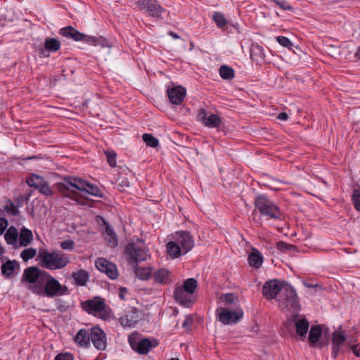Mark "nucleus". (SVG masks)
Listing matches in <instances>:
<instances>
[{
    "label": "nucleus",
    "instance_id": "nucleus-1",
    "mask_svg": "<svg viewBox=\"0 0 360 360\" xmlns=\"http://www.w3.org/2000/svg\"><path fill=\"white\" fill-rule=\"evenodd\" d=\"M58 188L65 196L72 198L78 203L83 205L89 204L87 195H100V190L96 186L79 178H65L64 182L58 184Z\"/></svg>",
    "mask_w": 360,
    "mask_h": 360
},
{
    "label": "nucleus",
    "instance_id": "nucleus-2",
    "mask_svg": "<svg viewBox=\"0 0 360 360\" xmlns=\"http://www.w3.org/2000/svg\"><path fill=\"white\" fill-rule=\"evenodd\" d=\"M262 293L267 299L277 298L279 306L283 309H296L299 307L295 290L288 285H283L277 280L264 283Z\"/></svg>",
    "mask_w": 360,
    "mask_h": 360
},
{
    "label": "nucleus",
    "instance_id": "nucleus-3",
    "mask_svg": "<svg viewBox=\"0 0 360 360\" xmlns=\"http://www.w3.org/2000/svg\"><path fill=\"white\" fill-rule=\"evenodd\" d=\"M39 264L44 269L58 270L65 268L70 262L67 254L60 251H48L40 250L38 254Z\"/></svg>",
    "mask_w": 360,
    "mask_h": 360
},
{
    "label": "nucleus",
    "instance_id": "nucleus-4",
    "mask_svg": "<svg viewBox=\"0 0 360 360\" xmlns=\"http://www.w3.org/2000/svg\"><path fill=\"white\" fill-rule=\"evenodd\" d=\"M29 289L34 294L53 297L58 295H63L67 290L65 286L61 285L60 283L49 275L45 278V283L39 285L31 286Z\"/></svg>",
    "mask_w": 360,
    "mask_h": 360
},
{
    "label": "nucleus",
    "instance_id": "nucleus-5",
    "mask_svg": "<svg viewBox=\"0 0 360 360\" xmlns=\"http://www.w3.org/2000/svg\"><path fill=\"white\" fill-rule=\"evenodd\" d=\"M255 208L266 219H281V212L276 204L265 195H259L255 200Z\"/></svg>",
    "mask_w": 360,
    "mask_h": 360
},
{
    "label": "nucleus",
    "instance_id": "nucleus-6",
    "mask_svg": "<svg viewBox=\"0 0 360 360\" xmlns=\"http://www.w3.org/2000/svg\"><path fill=\"white\" fill-rule=\"evenodd\" d=\"M198 285L197 281L194 278L186 279L182 286L176 287L174 291L175 300L184 306H188L191 302L189 295H192Z\"/></svg>",
    "mask_w": 360,
    "mask_h": 360
},
{
    "label": "nucleus",
    "instance_id": "nucleus-7",
    "mask_svg": "<svg viewBox=\"0 0 360 360\" xmlns=\"http://www.w3.org/2000/svg\"><path fill=\"white\" fill-rule=\"evenodd\" d=\"M82 307L87 313L101 319L105 320L109 317V314L105 309V302L100 297H95L93 299L83 302Z\"/></svg>",
    "mask_w": 360,
    "mask_h": 360
},
{
    "label": "nucleus",
    "instance_id": "nucleus-8",
    "mask_svg": "<svg viewBox=\"0 0 360 360\" xmlns=\"http://www.w3.org/2000/svg\"><path fill=\"white\" fill-rule=\"evenodd\" d=\"M216 313L217 319L225 325L235 324L243 316V311L240 308L231 310L221 307L217 309Z\"/></svg>",
    "mask_w": 360,
    "mask_h": 360
},
{
    "label": "nucleus",
    "instance_id": "nucleus-9",
    "mask_svg": "<svg viewBox=\"0 0 360 360\" xmlns=\"http://www.w3.org/2000/svg\"><path fill=\"white\" fill-rule=\"evenodd\" d=\"M49 277V274L45 271L39 270L36 266H32L25 269L22 275V281L31 284V286L39 285L45 283V278Z\"/></svg>",
    "mask_w": 360,
    "mask_h": 360
},
{
    "label": "nucleus",
    "instance_id": "nucleus-10",
    "mask_svg": "<svg viewBox=\"0 0 360 360\" xmlns=\"http://www.w3.org/2000/svg\"><path fill=\"white\" fill-rule=\"evenodd\" d=\"M26 182L29 186L37 189L43 195L51 196L53 194L49 183L41 176L32 174L27 179Z\"/></svg>",
    "mask_w": 360,
    "mask_h": 360
},
{
    "label": "nucleus",
    "instance_id": "nucleus-11",
    "mask_svg": "<svg viewBox=\"0 0 360 360\" xmlns=\"http://www.w3.org/2000/svg\"><path fill=\"white\" fill-rule=\"evenodd\" d=\"M95 266L98 271L105 273L111 279L117 278L119 275L116 265L105 258H98Z\"/></svg>",
    "mask_w": 360,
    "mask_h": 360
},
{
    "label": "nucleus",
    "instance_id": "nucleus-12",
    "mask_svg": "<svg viewBox=\"0 0 360 360\" xmlns=\"http://www.w3.org/2000/svg\"><path fill=\"white\" fill-rule=\"evenodd\" d=\"M141 10H146L149 15L160 18L165 13V9L160 6L157 1L153 0H141L137 2Z\"/></svg>",
    "mask_w": 360,
    "mask_h": 360
},
{
    "label": "nucleus",
    "instance_id": "nucleus-13",
    "mask_svg": "<svg viewBox=\"0 0 360 360\" xmlns=\"http://www.w3.org/2000/svg\"><path fill=\"white\" fill-rule=\"evenodd\" d=\"M128 341L131 347L141 354L148 353L152 347L157 345L156 342L154 345H153L152 342L147 338H144L140 340L139 342H136V338L133 335L129 336Z\"/></svg>",
    "mask_w": 360,
    "mask_h": 360
},
{
    "label": "nucleus",
    "instance_id": "nucleus-14",
    "mask_svg": "<svg viewBox=\"0 0 360 360\" xmlns=\"http://www.w3.org/2000/svg\"><path fill=\"white\" fill-rule=\"evenodd\" d=\"M94 346L99 350H104L107 347V338L104 331L99 327H94L91 330V340Z\"/></svg>",
    "mask_w": 360,
    "mask_h": 360
},
{
    "label": "nucleus",
    "instance_id": "nucleus-15",
    "mask_svg": "<svg viewBox=\"0 0 360 360\" xmlns=\"http://www.w3.org/2000/svg\"><path fill=\"white\" fill-rule=\"evenodd\" d=\"M175 240L181 247L183 254L187 253L194 245V240L190 233L187 231L176 232Z\"/></svg>",
    "mask_w": 360,
    "mask_h": 360
},
{
    "label": "nucleus",
    "instance_id": "nucleus-16",
    "mask_svg": "<svg viewBox=\"0 0 360 360\" xmlns=\"http://www.w3.org/2000/svg\"><path fill=\"white\" fill-rule=\"evenodd\" d=\"M198 116L203 124L207 127L215 128L220 126L221 119L216 114L207 113L205 110L200 109Z\"/></svg>",
    "mask_w": 360,
    "mask_h": 360
},
{
    "label": "nucleus",
    "instance_id": "nucleus-17",
    "mask_svg": "<svg viewBox=\"0 0 360 360\" xmlns=\"http://www.w3.org/2000/svg\"><path fill=\"white\" fill-rule=\"evenodd\" d=\"M126 252L130 258L135 262L145 261L149 257L147 250L137 247L134 244H129L126 248Z\"/></svg>",
    "mask_w": 360,
    "mask_h": 360
},
{
    "label": "nucleus",
    "instance_id": "nucleus-18",
    "mask_svg": "<svg viewBox=\"0 0 360 360\" xmlns=\"http://www.w3.org/2000/svg\"><path fill=\"white\" fill-rule=\"evenodd\" d=\"M167 96L171 103L180 105L186 96V89L180 86L167 89Z\"/></svg>",
    "mask_w": 360,
    "mask_h": 360
},
{
    "label": "nucleus",
    "instance_id": "nucleus-19",
    "mask_svg": "<svg viewBox=\"0 0 360 360\" xmlns=\"http://www.w3.org/2000/svg\"><path fill=\"white\" fill-rule=\"evenodd\" d=\"M139 320V312L137 310L132 309L119 319L120 324L124 328L134 327Z\"/></svg>",
    "mask_w": 360,
    "mask_h": 360
},
{
    "label": "nucleus",
    "instance_id": "nucleus-20",
    "mask_svg": "<svg viewBox=\"0 0 360 360\" xmlns=\"http://www.w3.org/2000/svg\"><path fill=\"white\" fill-rule=\"evenodd\" d=\"M346 341V337L340 331H335L333 333L332 338V354L335 358L340 352L341 347L344 345Z\"/></svg>",
    "mask_w": 360,
    "mask_h": 360
},
{
    "label": "nucleus",
    "instance_id": "nucleus-21",
    "mask_svg": "<svg viewBox=\"0 0 360 360\" xmlns=\"http://www.w3.org/2000/svg\"><path fill=\"white\" fill-rule=\"evenodd\" d=\"M297 334L300 337H305L309 330V322L306 318L295 316L293 319Z\"/></svg>",
    "mask_w": 360,
    "mask_h": 360
},
{
    "label": "nucleus",
    "instance_id": "nucleus-22",
    "mask_svg": "<svg viewBox=\"0 0 360 360\" xmlns=\"http://www.w3.org/2000/svg\"><path fill=\"white\" fill-rule=\"evenodd\" d=\"M91 333L86 329H80L74 338V341L82 347L90 346Z\"/></svg>",
    "mask_w": 360,
    "mask_h": 360
},
{
    "label": "nucleus",
    "instance_id": "nucleus-23",
    "mask_svg": "<svg viewBox=\"0 0 360 360\" xmlns=\"http://www.w3.org/2000/svg\"><path fill=\"white\" fill-rule=\"evenodd\" d=\"M18 243L19 247H27L33 240L32 232L25 227H23L20 230L18 233Z\"/></svg>",
    "mask_w": 360,
    "mask_h": 360
},
{
    "label": "nucleus",
    "instance_id": "nucleus-24",
    "mask_svg": "<svg viewBox=\"0 0 360 360\" xmlns=\"http://www.w3.org/2000/svg\"><path fill=\"white\" fill-rule=\"evenodd\" d=\"M248 263L250 266L258 269L263 263V256L256 248H252L251 252L248 255Z\"/></svg>",
    "mask_w": 360,
    "mask_h": 360
},
{
    "label": "nucleus",
    "instance_id": "nucleus-25",
    "mask_svg": "<svg viewBox=\"0 0 360 360\" xmlns=\"http://www.w3.org/2000/svg\"><path fill=\"white\" fill-rule=\"evenodd\" d=\"M72 278L75 285L84 286L89 280V274L87 271L79 269L72 274Z\"/></svg>",
    "mask_w": 360,
    "mask_h": 360
},
{
    "label": "nucleus",
    "instance_id": "nucleus-26",
    "mask_svg": "<svg viewBox=\"0 0 360 360\" xmlns=\"http://www.w3.org/2000/svg\"><path fill=\"white\" fill-rule=\"evenodd\" d=\"M60 34L64 37L71 38L75 41H82L85 37L84 34L78 32L71 26L62 28L60 30Z\"/></svg>",
    "mask_w": 360,
    "mask_h": 360
},
{
    "label": "nucleus",
    "instance_id": "nucleus-27",
    "mask_svg": "<svg viewBox=\"0 0 360 360\" xmlns=\"http://www.w3.org/2000/svg\"><path fill=\"white\" fill-rule=\"evenodd\" d=\"M154 281L161 284H167L170 282L169 273L165 269H160L155 271L153 274Z\"/></svg>",
    "mask_w": 360,
    "mask_h": 360
},
{
    "label": "nucleus",
    "instance_id": "nucleus-28",
    "mask_svg": "<svg viewBox=\"0 0 360 360\" xmlns=\"http://www.w3.org/2000/svg\"><path fill=\"white\" fill-rule=\"evenodd\" d=\"M18 231L17 229L13 226L6 229L4 234L6 242L8 245H15L18 243Z\"/></svg>",
    "mask_w": 360,
    "mask_h": 360
},
{
    "label": "nucleus",
    "instance_id": "nucleus-29",
    "mask_svg": "<svg viewBox=\"0 0 360 360\" xmlns=\"http://www.w3.org/2000/svg\"><path fill=\"white\" fill-rule=\"evenodd\" d=\"M251 58L257 61L262 63L265 60V53L264 49L259 45H254L250 49Z\"/></svg>",
    "mask_w": 360,
    "mask_h": 360
},
{
    "label": "nucleus",
    "instance_id": "nucleus-30",
    "mask_svg": "<svg viewBox=\"0 0 360 360\" xmlns=\"http://www.w3.org/2000/svg\"><path fill=\"white\" fill-rule=\"evenodd\" d=\"M18 268V264L15 261H8L1 266V272L8 277L14 276L15 269Z\"/></svg>",
    "mask_w": 360,
    "mask_h": 360
},
{
    "label": "nucleus",
    "instance_id": "nucleus-31",
    "mask_svg": "<svg viewBox=\"0 0 360 360\" xmlns=\"http://www.w3.org/2000/svg\"><path fill=\"white\" fill-rule=\"evenodd\" d=\"M83 41L93 46H100L101 47L108 46L107 40L101 37H96L85 35Z\"/></svg>",
    "mask_w": 360,
    "mask_h": 360
},
{
    "label": "nucleus",
    "instance_id": "nucleus-32",
    "mask_svg": "<svg viewBox=\"0 0 360 360\" xmlns=\"http://www.w3.org/2000/svg\"><path fill=\"white\" fill-rule=\"evenodd\" d=\"M321 335V329L320 326H314L311 328L309 334V343L314 346L318 342Z\"/></svg>",
    "mask_w": 360,
    "mask_h": 360
},
{
    "label": "nucleus",
    "instance_id": "nucleus-33",
    "mask_svg": "<svg viewBox=\"0 0 360 360\" xmlns=\"http://www.w3.org/2000/svg\"><path fill=\"white\" fill-rule=\"evenodd\" d=\"M167 251L172 257H178L181 255L182 250L176 242H169L167 244Z\"/></svg>",
    "mask_w": 360,
    "mask_h": 360
},
{
    "label": "nucleus",
    "instance_id": "nucleus-34",
    "mask_svg": "<svg viewBox=\"0 0 360 360\" xmlns=\"http://www.w3.org/2000/svg\"><path fill=\"white\" fill-rule=\"evenodd\" d=\"M44 47L49 51L56 52L60 48V41L54 38H48L44 41Z\"/></svg>",
    "mask_w": 360,
    "mask_h": 360
},
{
    "label": "nucleus",
    "instance_id": "nucleus-35",
    "mask_svg": "<svg viewBox=\"0 0 360 360\" xmlns=\"http://www.w3.org/2000/svg\"><path fill=\"white\" fill-rule=\"evenodd\" d=\"M219 300L224 304H236L238 302V297L233 293L222 294L219 297Z\"/></svg>",
    "mask_w": 360,
    "mask_h": 360
},
{
    "label": "nucleus",
    "instance_id": "nucleus-36",
    "mask_svg": "<svg viewBox=\"0 0 360 360\" xmlns=\"http://www.w3.org/2000/svg\"><path fill=\"white\" fill-rule=\"evenodd\" d=\"M219 74L224 79H231L235 75L233 69L227 65H222L220 67Z\"/></svg>",
    "mask_w": 360,
    "mask_h": 360
},
{
    "label": "nucleus",
    "instance_id": "nucleus-37",
    "mask_svg": "<svg viewBox=\"0 0 360 360\" xmlns=\"http://www.w3.org/2000/svg\"><path fill=\"white\" fill-rule=\"evenodd\" d=\"M105 239L111 247H115L117 245L116 235L113 230L108 226L105 229Z\"/></svg>",
    "mask_w": 360,
    "mask_h": 360
},
{
    "label": "nucleus",
    "instance_id": "nucleus-38",
    "mask_svg": "<svg viewBox=\"0 0 360 360\" xmlns=\"http://www.w3.org/2000/svg\"><path fill=\"white\" fill-rule=\"evenodd\" d=\"M136 276L141 280H147L151 276V269L148 267H139L135 270Z\"/></svg>",
    "mask_w": 360,
    "mask_h": 360
},
{
    "label": "nucleus",
    "instance_id": "nucleus-39",
    "mask_svg": "<svg viewBox=\"0 0 360 360\" xmlns=\"http://www.w3.org/2000/svg\"><path fill=\"white\" fill-rule=\"evenodd\" d=\"M212 18L218 27H224L227 25V20L224 15L219 12H214Z\"/></svg>",
    "mask_w": 360,
    "mask_h": 360
},
{
    "label": "nucleus",
    "instance_id": "nucleus-40",
    "mask_svg": "<svg viewBox=\"0 0 360 360\" xmlns=\"http://www.w3.org/2000/svg\"><path fill=\"white\" fill-rule=\"evenodd\" d=\"M37 255V250L33 248H26L20 253V257L24 262H27Z\"/></svg>",
    "mask_w": 360,
    "mask_h": 360
},
{
    "label": "nucleus",
    "instance_id": "nucleus-41",
    "mask_svg": "<svg viewBox=\"0 0 360 360\" xmlns=\"http://www.w3.org/2000/svg\"><path fill=\"white\" fill-rule=\"evenodd\" d=\"M143 140L148 146L155 148L158 145V141L153 135L149 134H144L143 135Z\"/></svg>",
    "mask_w": 360,
    "mask_h": 360
},
{
    "label": "nucleus",
    "instance_id": "nucleus-42",
    "mask_svg": "<svg viewBox=\"0 0 360 360\" xmlns=\"http://www.w3.org/2000/svg\"><path fill=\"white\" fill-rule=\"evenodd\" d=\"M4 210L8 214L13 215V216L18 215L19 213L18 208L11 201H8L6 203Z\"/></svg>",
    "mask_w": 360,
    "mask_h": 360
},
{
    "label": "nucleus",
    "instance_id": "nucleus-43",
    "mask_svg": "<svg viewBox=\"0 0 360 360\" xmlns=\"http://www.w3.org/2000/svg\"><path fill=\"white\" fill-rule=\"evenodd\" d=\"M352 202L354 208L360 212V188L355 189L352 195Z\"/></svg>",
    "mask_w": 360,
    "mask_h": 360
},
{
    "label": "nucleus",
    "instance_id": "nucleus-44",
    "mask_svg": "<svg viewBox=\"0 0 360 360\" xmlns=\"http://www.w3.org/2000/svg\"><path fill=\"white\" fill-rule=\"evenodd\" d=\"M277 41L283 47L292 49V43L285 37L280 36L276 37Z\"/></svg>",
    "mask_w": 360,
    "mask_h": 360
},
{
    "label": "nucleus",
    "instance_id": "nucleus-45",
    "mask_svg": "<svg viewBox=\"0 0 360 360\" xmlns=\"http://www.w3.org/2000/svg\"><path fill=\"white\" fill-rule=\"evenodd\" d=\"M106 158L108 160V164L111 167L116 166V153L114 151H107L105 152Z\"/></svg>",
    "mask_w": 360,
    "mask_h": 360
},
{
    "label": "nucleus",
    "instance_id": "nucleus-46",
    "mask_svg": "<svg viewBox=\"0 0 360 360\" xmlns=\"http://www.w3.org/2000/svg\"><path fill=\"white\" fill-rule=\"evenodd\" d=\"M60 248L63 250H73L75 243L71 240H66L60 243Z\"/></svg>",
    "mask_w": 360,
    "mask_h": 360
},
{
    "label": "nucleus",
    "instance_id": "nucleus-47",
    "mask_svg": "<svg viewBox=\"0 0 360 360\" xmlns=\"http://www.w3.org/2000/svg\"><path fill=\"white\" fill-rule=\"evenodd\" d=\"M276 5L285 11H291L292 7L284 1L272 0Z\"/></svg>",
    "mask_w": 360,
    "mask_h": 360
},
{
    "label": "nucleus",
    "instance_id": "nucleus-48",
    "mask_svg": "<svg viewBox=\"0 0 360 360\" xmlns=\"http://www.w3.org/2000/svg\"><path fill=\"white\" fill-rule=\"evenodd\" d=\"M8 222L5 218H0V236L6 230Z\"/></svg>",
    "mask_w": 360,
    "mask_h": 360
},
{
    "label": "nucleus",
    "instance_id": "nucleus-49",
    "mask_svg": "<svg viewBox=\"0 0 360 360\" xmlns=\"http://www.w3.org/2000/svg\"><path fill=\"white\" fill-rule=\"evenodd\" d=\"M55 360H73V356L68 353L58 354Z\"/></svg>",
    "mask_w": 360,
    "mask_h": 360
},
{
    "label": "nucleus",
    "instance_id": "nucleus-50",
    "mask_svg": "<svg viewBox=\"0 0 360 360\" xmlns=\"http://www.w3.org/2000/svg\"><path fill=\"white\" fill-rule=\"evenodd\" d=\"M193 323V318L191 316H187L186 319H184L182 326L186 328V330L190 328V326Z\"/></svg>",
    "mask_w": 360,
    "mask_h": 360
},
{
    "label": "nucleus",
    "instance_id": "nucleus-51",
    "mask_svg": "<svg viewBox=\"0 0 360 360\" xmlns=\"http://www.w3.org/2000/svg\"><path fill=\"white\" fill-rule=\"evenodd\" d=\"M288 117V115L285 112H281L278 115V118L280 120H283V121L287 120Z\"/></svg>",
    "mask_w": 360,
    "mask_h": 360
},
{
    "label": "nucleus",
    "instance_id": "nucleus-52",
    "mask_svg": "<svg viewBox=\"0 0 360 360\" xmlns=\"http://www.w3.org/2000/svg\"><path fill=\"white\" fill-rule=\"evenodd\" d=\"M288 246V245L287 243H283V242L278 243V247L280 249H283V248L287 249Z\"/></svg>",
    "mask_w": 360,
    "mask_h": 360
},
{
    "label": "nucleus",
    "instance_id": "nucleus-53",
    "mask_svg": "<svg viewBox=\"0 0 360 360\" xmlns=\"http://www.w3.org/2000/svg\"><path fill=\"white\" fill-rule=\"evenodd\" d=\"M127 293V290L125 288H121L120 291V297L121 299H124V295Z\"/></svg>",
    "mask_w": 360,
    "mask_h": 360
},
{
    "label": "nucleus",
    "instance_id": "nucleus-54",
    "mask_svg": "<svg viewBox=\"0 0 360 360\" xmlns=\"http://www.w3.org/2000/svg\"><path fill=\"white\" fill-rule=\"evenodd\" d=\"M353 351L356 356H360V347H354Z\"/></svg>",
    "mask_w": 360,
    "mask_h": 360
},
{
    "label": "nucleus",
    "instance_id": "nucleus-55",
    "mask_svg": "<svg viewBox=\"0 0 360 360\" xmlns=\"http://www.w3.org/2000/svg\"><path fill=\"white\" fill-rule=\"evenodd\" d=\"M356 56L360 59V47H359L356 51Z\"/></svg>",
    "mask_w": 360,
    "mask_h": 360
},
{
    "label": "nucleus",
    "instance_id": "nucleus-56",
    "mask_svg": "<svg viewBox=\"0 0 360 360\" xmlns=\"http://www.w3.org/2000/svg\"><path fill=\"white\" fill-rule=\"evenodd\" d=\"M169 34H170L173 38H174V39H178V38H179V36H178L176 34L174 33V32H170V33H169Z\"/></svg>",
    "mask_w": 360,
    "mask_h": 360
},
{
    "label": "nucleus",
    "instance_id": "nucleus-57",
    "mask_svg": "<svg viewBox=\"0 0 360 360\" xmlns=\"http://www.w3.org/2000/svg\"><path fill=\"white\" fill-rule=\"evenodd\" d=\"M305 286H307V288H312V287H315L316 286V285H311V284H307V283H304Z\"/></svg>",
    "mask_w": 360,
    "mask_h": 360
},
{
    "label": "nucleus",
    "instance_id": "nucleus-58",
    "mask_svg": "<svg viewBox=\"0 0 360 360\" xmlns=\"http://www.w3.org/2000/svg\"><path fill=\"white\" fill-rule=\"evenodd\" d=\"M122 184H123L124 186H129V182H128L127 181H122Z\"/></svg>",
    "mask_w": 360,
    "mask_h": 360
},
{
    "label": "nucleus",
    "instance_id": "nucleus-59",
    "mask_svg": "<svg viewBox=\"0 0 360 360\" xmlns=\"http://www.w3.org/2000/svg\"><path fill=\"white\" fill-rule=\"evenodd\" d=\"M168 360H179V359H177V358H171V359H168Z\"/></svg>",
    "mask_w": 360,
    "mask_h": 360
}]
</instances>
